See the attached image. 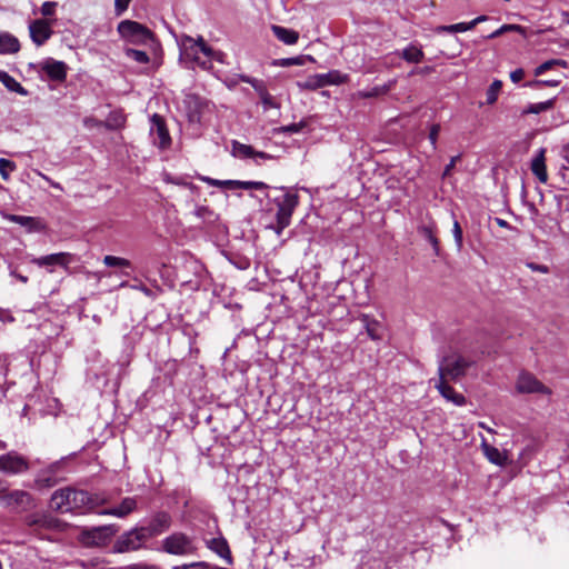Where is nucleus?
<instances>
[{
  "label": "nucleus",
  "instance_id": "obj_16",
  "mask_svg": "<svg viewBox=\"0 0 569 569\" xmlns=\"http://www.w3.org/2000/svg\"><path fill=\"white\" fill-rule=\"evenodd\" d=\"M59 469L60 462H56L42 470L34 480L36 487L39 489H49L58 485L62 480V478L58 477Z\"/></svg>",
  "mask_w": 569,
  "mask_h": 569
},
{
  "label": "nucleus",
  "instance_id": "obj_5",
  "mask_svg": "<svg viewBox=\"0 0 569 569\" xmlns=\"http://www.w3.org/2000/svg\"><path fill=\"white\" fill-rule=\"evenodd\" d=\"M276 202L278 207L276 232L280 234L290 223L292 212L298 204V196L291 192H283L280 197L276 198Z\"/></svg>",
  "mask_w": 569,
  "mask_h": 569
},
{
  "label": "nucleus",
  "instance_id": "obj_3",
  "mask_svg": "<svg viewBox=\"0 0 569 569\" xmlns=\"http://www.w3.org/2000/svg\"><path fill=\"white\" fill-rule=\"evenodd\" d=\"M117 31L126 42L136 46L147 44L153 40L152 31L133 20H122L118 24Z\"/></svg>",
  "mask_w": 569,
  "mask_h": 569
},
{
  "label": "nucleus",
  "instance_id": "obj_26",
  "mask_svg": "<svg viewBox=\"0 0 569 569\" xmlns=\"http://www.w3.org/2000/svg\"><path fill=\"white\" fill-rule=\"evenodd\" d=\"M481 448L490 462L497 466H503L507 462V455L498 448L488 445L485 440H482Z\"/></svg>",
  "mask_w": 569,
  "mask_h": 569
},
{
  "label": "nucleus",
  "instance_id": "obj_48",
  "mask_svg": "<svg viewBox=\"0 0 569 569\" xmlns=\"http://www.w3.org/2000/svg\"><path fill=\"white\" fill-rule=\"evenodd\" d=\"M194 47L199 49V51H201L203 54H206L207 57H213V50L212 48H210L206 41L203 40V38H199L196 42H194Z\"/></svg>",
  "mask_w": 569,
  "mask_h": 569
},
{
  "label": "nucleus",
  "instance_id": "obj_14",
  "mask_svg": "<svg viewBox=\"0 0 569 569\" xmlns=\"http://www.w3.org/2000/svg\"><path fill=\"white\" fill-rule=\"evenodd\" d=\"M150 539L149 537L141 536V527L136 528L124 535L117 541L116 548L119 552H127L137 550L141 547L142 542Z\"/></svg>",
  "mask_w": 569,
  "mask_h": 569
},
{
  "label": "nucleus",
  "instance_id": "obj_58",
  "mask_svg": "<svg viewBox=\"0 0 569 569\" xmlns=\"http://www.w3.org/2000/svg\"><path fill=\"white\" fill-rule=\"evenodd\" d=\"M124 569H160V568L156 565L134 563V565L126 567Z\"/></svg>",
  "mask_w": 569,
  "mask_h": 569
},
{
  "label": "nucleus",
  "instance_id": "obj_32",
  "mask_svg": "<svg viewBox=\"0 0 569 569\" xmlns=\"http://www.w3.org/2000/svg\"><path fill=\"white\" fill-rule=\"evenodd\" d=\"M395 83H396V81L391 80L388 83H386L383 86H380V87H375L371 90L359 91L358 92V97H360V98H375V97H378V96H381V94H386L393 87Z\"/></svg>",
  "mask_w": 569,
  "mask_h": 569
},
{
  "label": "nucleus",
  "instance_id": "obj_37",
  "mask_svg": "<svg viewBox=\"0 0 569 569\" xmlns=\"http://www.w3.org/2000/svg\"><path fill=\"white\" fill-rule=\"evenodd\" d=\"M103 262L108 267H117L122 269L131 268V262L128 259L116 256H106Z\"/></svg>",
  "mask_w": 569,
  "mask_h": 569
},
{
  "label": "nucleus",
  "instance_id": "obj_29",
  "mask_svg": "<svg viewBox=\"0 0 569 569\" xmlns=\"http://www.w3.org/2000/svg\"><path fill=\"white\" fill-rule=\"evenodd\" d=\"M231 153L233 157H237L240 159H247V158H253L256 154V150L249 144H244L237 140H233Z\"/></svg>",
  "mask_w": 569,
  "mask_h": 569
},
{
  "label": "nucleus",
  "instance_id": "obj_41",
  "mask_svg": "<svg viewBox=\"0 0 569 569\" xmlns=\"http://www.w3.org/2000/svg\"><path fill=\"white\" fill-rule=\"evenodd\" d=\"M502 88V82L500 80H495L490 87L488 88L486 96H487V103L493 104L497 101L498 94Z\"/></svg>",
  "mask_w": 569,
  "mask_h": 569
},
{
  "label": "nucleus",
  "instance_id": "obj_35",
  "mask_svg": "<svg viewBox=\"0 0 569 569\" xmlns=\"http://www.w3.org/2000/svg\"><path fill=\"white\" fill-rule=\"evenodd\" d=\"M348 80L347 74H342L339 71H330L327 74H322V87L327 84H340Z\"/></svg>",
  "mask_w": 569,
  "mask_h": 569
},
{
  "label": "nucleus",
  "instance_id": "obj_24",
  "mask_svg": "<svg viewBox=\"0 0 569 569\" xmlns=\"http://www.w3.org/2000/svg\"><path fill=\"white\" fill-rule=\"evenodd\" d=\"M20 50L18 38L9 32H0V54L17 53Z\"/></svg>",
  "mask_w": 569,
  "mask_h": 569
},
{
  "label": "nucleus",
  "instance_id": "obj_31",
  "mask_svg": "<svg viewBox=\"0 0 569 569\" xmlns=\"http://www.w3.org/2000/svg\"><path fill=\"white\" fill-rule=\"evenodd\" d=\"M553 106H555V99H549L543 102L529 104L521 113L523 116L530 114V113L538 114V113H541V112L552 109Z\"/></svg>",
  "mask_w": 569,
  "mask_h": 569
},
{
  "label": "nucleus",
  "instance_id": "obj_30",
  "mask_svg": "<svg viewBox=\"0 0 569 569\" xmlns=\"http://www.w3.org/2000/svg\"><path fill=\"white\" fill-rule=\"evenodd\" d=\"M126 123V116L121 111H112L109 113L103 126L109 130H118Z\"/></svg>",
  "mask_w": 569,
  "mask_h": 569
},
{
  "label": "nucleus",
  "instance_id": "obj_53",
  "mask_svg": "<svg viewBox=\"0 0 569 569\" xmlns=\"http://www.w3.org/2000/svg\"><path fill=\"white\" fill-rule=\"evenodd\" d=\"M253 89L258 92L259 97L261 98L262 96H267V88L263 83V81L261 80H258V82H254L253 83Z\"/></svg>",
  "mask_w": 569,
  "mask_h": 569
},
{
  "label": "nucleus",
  "instance_id": "obj_7",
  "mask_svg": "<svg viewBox=\"0 0 569 569\" xmlns=\"http://www.w3.org/2000/svg\"><path fill=\"white\" fill-rule=\"evenodd\" d=\"M116 533L113 526H102L83 530L80 535V541L87 547L106 546Z\"/></svg>",
  "mask_w": 569,
  "mask_h": 569
},
{
  "label": "nucleus",
  "instance_id": "obj_60",
  "mask_svg": "<svg viewBox=\"0 0 569 569\" xmlns=\"http://www.w3.org/2000/svg\"><path fill=\"white\" fill-rule=\"evenodd\" d=\"M527 266H528V268H530L533 271L537 270V271H540L543 273H547L549 271L548 267L543 266V264L528 263Z\"/></svg>",
  "mask_w": 569,
  "mask_h": 569
},
{
  "label": "nucleus",
  "instance_id": "obj_28",
  "mask_svg": "<svg viewBox=\"0 0 569 569\" xmlns=\"http://www.w3.org/2000/svg\"><path fill=\"white\" fill-rule=\"evenodd\" d=\"M0 81L8 90L12 92H17L20 96L29 94L28 90L6 71L0 70Z\"/></svg>",
  "mask_w": 569,
  "mask_h": 569
},
{
  "label": "nucleus",
  "instance_id": "obj_10",
  "mask_svg": "<svg viewBox=\"0 0 569 569\" xmlns=\"http://www.w3.org/2000/svg\"><path fill=\"white\" fill-rule=\"evenodd\" d=\"M516 389L519 393H551L547 386L540 382L532 373L526 371L519 373Z\"/></svg>",
  "mask_w": 569,
  "mask_h": 569
},
{
  "label": "nucleus",
  "instance_id": "obj_27",
  "mask_svg": "<svg viewBox=\"0 0 569 569\" xmlns=\"http://www.w3.org/2000/svg\"><path fill=\"white\" fill-rule=\"evenodd\" d=\"M271 30L277 39L286 44H295L299 39V33L292 29L272 24Z\"/></svg>",
  "mask_w": 569,
  "mask_h": 569
},
{
  "label": "nucleus",
  "instance_id": "obj_47",
  "mask_svg": "<svg viewBox=\"0 0 569 569\" xmlns=\"http://www.w3.org/2000/svg\"><path fill=\"white\" fill-rule=\"evenodd\" d=\"M58 3L54 2V1H46L42 6H41V14L43 17H51L56 12V8H57Z\"/></svg>",
  "mask_w": 569,
  "mask_h": 569
},
{
  "label": "nucleus",
  "instance_id": "obj_59",
  "mask_svg": "<svg viewBox=\"0 0 569 569\" xmlns=\"http://www.w3.org/2000/svg\"><path fill=\"white\" fill-rule=\"evenodd\" d=\"M261 101L266 108H274L277 104L273 101V98L267 92V96H262Z\"/></svg>",
  "mask_w": 569,
  "mask_h": 569
},
{
  "label": "nucleus",
  "instance_id": "obj_4",
  "mask_svg": "<svg viewBox=\"0 0 569 569\" xmlns=\"http://www.w3.org/2000/svg\"><path fill=\"white\" fill-rule=\"evenodd\" d=\"M470 366L471 362L460 355L443 357L439 361L438 377L441 379L443 378L451 381H457L466 375Z\"/></svg>",
  "mask_w": 569,
  "mask_h": 569
},
{
  "label": "nucleus",
  "instance_id": "obj_55",
  "mask_svg": "<svg viewBox=\"0 0 569 569\" xmlns=\"http://www.w3.org/2000/svg\"><path fill=\"white\" fill-rule=\"evenodd\" d=\"M460 160V156L452 157L450 162L446 166L443 171V177H447L450 174L451 170L455 168L457 161Z\"/></svg>",
  "mask_w": 569,
  "mask_h": 569
},
{
  "label": "nucleus",
  "instance_id": "obj_45",
  "mask_svg": "<svg viewBox=\"0 0 569 569\" xmlns=\"http://www.w3.org/2000/svg\"><path fill=\"white\" fill-rule=\"evenodd\" d=\"M268 186L262 181H238L237 189H256V190H263L267 189Z\"/></svg>",
  "mask_w": 569,
  "mask_h": 569
},
{
  "label": "nucleus",
  "instance_id": "obj_44",
  "mask_svg": "<svg viewBox=\"0 0 569 569\" xmlns=\"http://www.w3.org/2000/svg\"><path fill=\"white\" fill-rule=\"evenodd\" d=\"M16 169V163L11 160L1 158L0 159V174L3 180L9 179V174L11 171Z\"/></svg>",
  "mask_w": 569,
  "mask_h": 569
},
{
  "label": "nucleus",
  "instance_id": "obj_64",
  "mask_svg": "<svg viewBox=\"0 0 569 569\" xmlns=\"http://www.w3.org/2000/svg\"><path fill=\"white\" fill-rule=\"evenodd\" d=\"M505 32H506V30H502V27H501L498 30H496L495 32H492L491 34H489L488 38L493 39V38H497L501 34H503Z\"/></svg>",
  "mask_w": 569,
  "mask_h": 569
},
{
  "label": "nucleus",
  "instance_id": "obj_56",
  "mask_svg": "<svg viewBox=\"0 0 569 569\" xmlns=\"http://www.w3.org/2000/svg\"><path fill=\"white\" fill-rule=\"evenodd\" d=\"M502 30H506V32L507 31H516V32H519L522 34L526 33L525 28L519 24H505V26H502Z\"/></svg>",
  "mask_w": 569,
  "mask_h": 569
},
{
  "label": "nucleus",
  "instance_id": "obj_8",
  "mask_svg": "<svg viewBox=\"0 0 569 569\" xmlns=\"http://www.w3.org/2000/svg\"><path fill=\"white\" fill-rule=\"evenodd\" d=\"M189 122L200 123L203 113L209 109V102L198 94H187L183 100Z\"/></svg>",
  "mask_w": 569,
  "mask_h": 569
},
{
  "label": "nucleus",
  "instance_id": "obj_61",
  "mask_svg": "<svg viewBox=\"0 0 569 569\" xmlns=\"http://www.w3.org/2000/svg\"><path fill=\"white\" fill-rule=\"evenodd\" d=\"M301 128V124H290V126H286V127H282L281 130L283 132H298Z\"/></svg>",
  "mask_w": 569,
  "mask_h": 569
},
{
  "label": "nucleus",
  "instance_id": "obj_40",
  "mask_svg": "<svg viewBox=\"0 0 569 569\" xmlns=\"http://www.w3.org/2000/svg\"><path fill=\"white\" fill-rule=\"evenodd\" d=\"M368 335L373 339L378 340L381 338V326L376 320H369L368 317L363 319Z\"/></svg>",
  "mask_w": 569,
  "mask_h": 569
},
{
  "label": "nucleus",
  "instance_id": "obj_63",
  "mask_svg": "<svg viewBox=\"0 0 569 569\" xmlns=\"http://www.w3.org/2000/svg\"><path fill=\"white\" fill-rule=\"evenodd\" d=\"M240 79H241V81L247 82V83L251 84L252 87H253L254 82H258V79H254V78H251L248 76H241Z\"/></svg>",
  "mask_w": 569,
  "mask_h": 569
},
{
  "label": "nucleus",
  "instance_id": "obj_22",
  "mask_svg": "<svg viewBox=\"0 0 569 569\" xmlns=\"http://www.w3.org/2000/svg\"><path fill=\"white\" fill-rule=\"evenodd\" d=\"M7 219L11 222L18 223L24 227L28 231H41L44 228V224L41 222L39 218L28 217V216H18V214H8Z\"/></svg>",
  "mask_w": 569,
  "mask_h": 569
},
{
  "label": "nucleus",
  "instance_id": "obj_20",
  "mask_svg": "<svg viewBox=\"0 0 569 569\" xmlns=\"http://www.w3.org/2000/svg\"><path fill=\"white\" fill-rule=\"evenodd\" d=\"M26 525L33 531L38 529H56L58 520L46 513H33L26 518Z\"/></svg>",
  "mask_w": 569,
  "mask_h": 569
},
{
  "label": "nucleus",
  "instance_id": "obj_34",
  "mask_svg": "<svg viewBox=\"0 0 569 569\" xmlns=\"http://www.w3.org/2000/svg\"><path fill=\"white\" fill-rule=\"evenodd\" d=\"M418 231L425 239H427L431 243V246L435 250V253L438 254L439 253V241L433 233V228L431 226H421V227H419Z\"/></svg>",
  "mask_w": 569,
  "mask_h": 569
},
{
  "label": "nucleus",
  "instance_id": "obj_39",
  "mask_svg": "<svg viewBox=\"0 0 569 569\" xmlns=\"http://www.w3.org/2000/svg\"><path fill=\"white\" fill-rule=\"evenodd\" d=\"M208 184L220 189L236 190L238 180H217L212 178H203Z\"/></svg>",
  "mask_w": 569,
  "mask_h": 569
},
{
  "label": "nucleus",
  "instance_id": "obj_18",
  "mask_svg": "<svg viewBox=\"0 0 569 569\" xmlns=\"http://www.w3.org/2000/svg\"><path fill=\"white\" fill-rule=\"evenodd\" d=\"M204 542L207 548L217 553L220 558H222L227 562V565L232 563V556L228 541L222 536L206 539Z\"/></svg>",
  "mask_w": 569,
  "mask_h": 569
},
{
  "label": "nucleus",
  "instance_id": "obj_62",
  "mask_svg": "<svg viewBox=\"0 0 569 569\" xmlns=\"http://www.w3.org/2000/svg\"><path fill=\"white\" fill-rule=\"evenodd\" d=\"M253 158L254 159L259 158V159H262V160H271V159H273V156L269 154L267 152H263V151H256V154H254Z\"/></svg>",
  "mask_w": 569,
  "mask_h": 569
},
{
  "label": "nucleus",
  "instance_id": "obj_6",
  "mask_svg": "<svg viewBox=\"0 0 569 569\" xmlns=\"http://www.w3.org/2000/svg\"><path fill=\"white\" fill-rule=\"evenodd\" d=\"M0 501L4 507L14 509L17 511H27L34 507L33 497L24 490H12L8 491L4 488V492L0 496Z\"/></svg>",
  "mask_w": 569,
  "mask_h": 569
},
{
  "label": "nucleus",
  "instance_id": "obj_36",
  "mask_svg": "<svg viewBox=\"0 0 569 569\" xmlns=\"http://www.w3.org/2000/svg\"><path fill=\"white\" fill-rule=\"evenodd\" d=\"M297 86L302 90H317L320 88V74H313L306 79L297 81Z\"/></svg>",
  "mask_w": 569,
  "mask_h": 569
},
{
  "label": "nucleus",
  "instance_id": "obj_11",
  "mask_svg": "<svg viewBox=\"0 0 569 569\" xmlns=\"http://www.w3.org/2000/svg\"><path fill=\"white\" fill-rule=\"evenodd\" d=\"M172 525L171 516L166 511H159L152 516L148 526L141 527V536L152 538L169 530Z\"/></svg>",
  "mask_w": 569,
  "mask_h": 569
},
{
  "label": "nucleus",
  "instance_id": "obj_12",
  "mask_svg": "<svg viewBox=\"0 0 569 569\" xmlns=\"http://www.w3.org/2000/svg\"><path fill=\"white\" fill-rule=\"evenodd\" d=\"M29 469L28 461L16 452L0 456V471L6 473H21Z\"/></svg>",
  "mask_w": 569,
  "mask_h": 569
},
{
  "label": "nucleus",
  "instance_id": "obj_2",
  "mask_svg": "<svg viewBox=\"0 0 569 569\" xmlns=\"http://www.w3.org/2000/svg\"><path fill=\"white\" fill-rule=\"evenodd\" d=\"M160 549L172 556L188 557L197 555L199 546L194 536L174 531L161 541Z\"/></svg>",
  "mask_w": 569,
  "mask_h": 569
},
{
  "label": "nucleus",
  "instance_id": "obj_57",
  "mask_svg": "<svg viewBox=\"0 0 569 569\" xmlns=\"http://www.w3.org/2000/svg\"><path fill=\"white\" fill-rule=\"evenodd\" d=\"M525 77V71L519 68V69H516L515 71H512L510 73V79L513 81V82H519L520 80H522Z\"/></svg>",
  "mask_w": 569,
  "mask_h": 569
},
{
  "label": "nucleus",
  "instance_id": "obj_23",
  "mask_svg": "<svg viewBox=\"0 0 569 569\" xmlns=\"http://www.w3.org/2000/svg\"><path fill=\"white\" fill-rule=\"evenodd\" d=\"M487 16H479L470 22H460L450 26H439L436 28V32H463L473 29L478 23L486 21Z\"/></svg>",
  "mask_w": 569,
  "mask_h": 569
},
{
  "label": "nucleus",
  "instance_id": "obj_43",
  "mask_svg": "<svg viewBox=\"0 0 569 569\" xmlns=\"http://www.w3.org/2000/svg\"><path fill=\"white\" fill-rule=\"evenodd\" d=\"M306 60L313 61L310 57H297V58H286V59H279L273 62L276 66L280 67H289L293 64H303Z\"/></svg>",
  "mask_w": 569,
  "mask_h": 569
},
{
  "label": "nucleus",
  "instance_id": "obj_51",
  "mask_svg": "<svg viewBox=\"0 0 569 569\" xmlns=\"http://www.w3.org/2000/svg\"><path fill=\"white\" fill-rule=\"evenodd\" d=\"M453 236H455L457 247L460 250L462 247V229L458 221L453 222Z\"/></svg>",
  "mask_w": 569,
  "mask_h": 569
},
{
  "label": "nucleus",
  "instance_id": "obj_54",
  "mask_svg": "<svg viewBox=\"0 0 569 569\" xmlns=\"http://www.w3.org/2000/svg\"><path fill=\"white\" fill-rule=\"evenodd\" d=\"M435 68L431 67V66H426L423 68H416L413 69L410 74H422V76H426V74H429L431 72H433Z\"/></svg>",
  "mask_w": 569,
  "mask_h": 569
},
{
  "label": "nucleus",
  "instance_id": "obj_25",
  "mask_svg": "<svg viewBox=\"0 0 569 569\" xmlns=\"http://www.w3.org/2000/svg\"><path fill=\"white\" fill-rule=\"evenodd\" d=\"M545 149H540L539 153L531 162V171L538 178V180L542 183H546L548 180V173L546 168V158H545Z\"/></svg>",
  "mask_w": 569,
  "mask_h": 569
},
{
  "label": "nucleus",
  "instance_id": "obj_49",
  "mask_svg": "<svg viewBox=\"0 0 569 569\" xmlns=\"http://www.w3.org/2000/svg\"><path fill=\"white\" fill-rule=\"evenodd\" d=\"M131 0H114V13L117 17L122 16V13L128 9Z\"/></svg>",
  "mask_w": 569,
  "mask_h": 569
},
{
  "label": "nucleus",
  "instance_id": "obj_15",
  "mask_svg": "<svg viewBox=\"0 0 569 569\" xmlns=\"http://www.w3.org/2000/svg\"><path fill=\"white\" fill-rule=\"evenodd\" d=\"M40 71H43L52 81L62 82L67 78L68 67L63 61L48 58L39 64Z\"/></svg>",
  "mask_w": 569,
  "mask_h": 569
},
{
  "label": "nucleus",
  "instance_id": "obj_38",
  "mask_svg": "<svg viewBox=\"0 0 569 569\" xmlns=\"http://www.w3.org/2000/svg\"><path fill=\"white\" fill-rule=\"evenodd\" d=\"M555 66H560V67H563L566 68L567 67V61L565 60H561V59H551V60H548L543 63H541L540 66H538L536 69H535V76H540L542 74L543 72H546L547 70H550L551 68H553Z\"/></svg>",
  "mask_w": 569,
  "mask_h": 569
},
{
  "label": "nucleus",
  "instance_id": "obj_21",
  "mask_svg": "<svg viewBox=\"0 0 569 569\" xmlns=\"http://www.w3.org/2000/svg\"><path fill=\"white\" fill-rule=\"evenodd\" d=\"M137 509V500L132 497H126L122 499L118 507L109 508L100 511L101 515L114 516L118 518H124Z\"/></svg>",
  "mask_w": 569,
  "mask_h": 569
},
{
  "label": "nucleus",
  "instance_id": "obj_17",
  "mask_svg": "<svg viewBox=\"0 0 569 569\" xmlns=\"http://www.w3.org/2000/svg\"><path fill=\"white\" fill-rule=\"evenodd\" d=\"M74 261V256L69 252H59L48 256H43L33 260L39 267H54L59 266L67 268L71 262Z\"/></svg>",
  "mask_w": 569,
  "mask_h": 569
},
{
  "label": "nucleus",
  "instance_id": "obj_42",
  "mask_svg": "<svg viewBox=\"0 0 569 569\" xmlns=\"http://www.w3.org/2000/svg\"><path fill=\"white\" fill-rule=\"evenodd\" d=\"M124 53L128 58L134 60L138 63L144 64L149 62V56L144 51L128 48L124 50Z\"/></svg>",
  "mask_w": 569,
  "mask_h": 569
},
{
  "label": "nucleus",
  "instance_id": "obj_19",
  "mask_svg": "<svg viewBox=\"0 0 569 569\" xmlns=\"http://www.w3.org/2000/svg\"><path fill=\"white\" fill-rule=\"evenodd\" d=\"M448 379H441L438 377V380L435 385L436 389L440 392V395L448 401L453 402L456 406L466 405V398L461 393H457L455 389L449 385Z\"/></svg>",
  "mask_w": 569,
  "mask_h": 569
},
{
  "label": "nucleus",
  "instance_id": "obj_9",
  "mask_svg": "<svg viewBox=\"0 0 569 569\" xmlns=\"http://www.w3.org/2000/svg\"><path fill=\"white\" fill-rule=\"evenodd\" d=\"M150 136L152 137L153 143L162 150L168 149L171 146V137L166 126V121L158 113H154L151 117Z\"/></svg>",
  "mask_w": 569,
  "mask_h": 569
},
{
  "label": "nucleus",
  "instance_id": "obj_33",
  "mask_svg": "<svg viewBox=\"0 0 569 569\" xmlns=\"http://www.w3.org/2000/svg\"><path fill=\"white\" fill-rule=\"evenodd\" d=\"M401 57L408 62L418 63L423 59V52L421 49L410 46L402 51Z\"/></svg>",
  "mask_w": 569,
  "mask_h": 569
},
{
  "label": "nucleus",
  "instance_id": "obj_52",
  "mask_svg": "<svg viewBox=\"0 0 569 569\" xmlns=\"http://www.w3.org/2000/svg\"><path fill=\"white\" fill-rule=\"evenodd\" d=\"M439 132H440V124H438V123L432 124L430 128V132H429V140L433 148H436Z\"/></svg>",
  "mask_w": 569,
  "mask_h": 569
},
{
  "label": "nucleus",
  "instance_id": "obj_50",
  "mask_svg": "<svg viewBox=\"0 0 569 569\" xmlns=\"http://www.w3.org/2000/svg\"><path fill=\"white\" fill-rule=\"evenodd\" d=\"M208 566H209L208 562L199 561V562H192V563L176 566V567H173V569H207Z\"/></svg>",
  "mask_w": 569,
  "mask_h": 569
},
{
  "label": "nucleus",
  "instance_id": "obj_13",
  "mask_svg": "<svg viewBox=\"0 0 569 569\" xmlns=\"http://www.w3.org/2000/svg\"><path fill=\"white\" fill-rule=\"evenodd\" d=\"M29 33L32 42L40 47L50 39L53 31L48 20L36 19L29 24Z\"/></svg>",
  "mask_w": 569,
  "mask_h": 569
},
{
  "label": "nucleus",
  "instance_id": "obj_1",
  "mask_svg": "<svg viewBox=\"0 0 569 569\" xmlns=\"http://www.w3.org/2000/svg\"><path fill=\"white\" fill-rule=\"evenodd\" d=\"M107 502L108 499L102 495L90 493L69 487L56 490L51 496V507L57 511L78 510L80 512H87Z\"/></svg>",
  "mask_w": 569,
  "mask_h": 569
},
{
  "label": "nucleus",
  "instance_id": "obj_46",
  "mask_svg": "<svg viewBox=\"0 0 569 569\" xmlns=\"http://www.w3.org/2000/svg\"><path fill=\"white\" fill-rule=\"evenodd\" d=\"M560 84L559 80H533L526 83V86L540 89L541 87H557Z\"/></svg>",
  "mask_w": 569,
  "mask_h": 569
}]
</instances>
